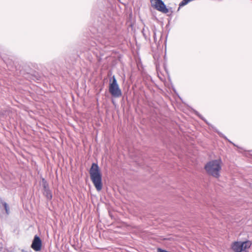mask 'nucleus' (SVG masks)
Returning a JSON list of instances; mask_svg holds the SVG:
<instances>
[{
  "label": "nucleus",
  "mask_w": 252,
  "mask_h": 252,
  "mask_svg": "<svg viewBox=\"0 0 252 252\" xmlns=\"http://www.w3.org/2000/svg\"><path fill=\"white\" fill-rule=\"evenodd\" d=\"M155 7L158 11L166 13L168 10L166 8V6L161 0H154Z\"/></svg>",
  "instance_id": "5"
},
{
  "label": "nucleus",
  "mask_w": 252,
  "mask_h": 252,
  "mask_svg": "<svg viewBox=\"0 0 252 252\" xmlns=\"http://www.w3.org/2000/svg\"><path fill=\"white\" fill-rule=\"evenodd\" d=\"M89 173L91 179L96 189L100 191L102 188V175L98 165L93 163L90 169Z\"/></svg>",
  "instance_id": "1"
},
{
  "label": "nucleus",
  "mask_w": 252,
  "mask_h": 252,
  "mask_svg": "<svg viewBox=\"0 0 252 252\" xmlns=\"http://www.w3.org/2000/svg\"><path fill=\"white\" fill-rule=\"evenodd\" d=\"M251 244L249 241L236 242L233 244L232 248L235 252H247V249L251 247Z\"/></svg>",
  "instance_id": "4"
},
{
  "label": "nucleus",
  "mask_w": 252,
  "mask_h": 252,
  "mask_svg": "<svg viewBox=\"0 0 252 252\" xmlns=\"http://www.w3.org/2000/svg\"><path fill=\"white\" fill-rule=\"evenodd\" d=\"M5 210H6V212H7V205H6V204H5Z\"/></svg>",
  "instance_id": "9"
},
{
  "label": "nucleus",
  "mask_w": 252,
  "mask_h": 252,
  "mask_svg": "<svg viewBox=\"0 0 252 252\" xmlns=\"http://www.w3.org/2000/svg\"><path fill=\"white\" fill-rule=\"evenodd\" d=\"M41 241L39 237L35 235L32 241L31 247L35 251H39L41 248Z\"/></svg>",
  "instance_id": "6"
},
{
  "label": "nucleus",
  "mask_w": 252,
  "mask_h": 252,
  "mask_svg": "<svg viewBox=\"0 0 252 252\" xmlns=\"http://www.w3.org/2000/svg\"><path fill=\"white\" fill-rule=\"evenodd\" d=\"M42 182L44 187L43 193L48 199H51L52 197L51 191L47 188V184L44 179H43Z\"/></svg>",
  "instance_id": "7"
},
{
  "label": "nucleus",
  "mask_w": 252,
  "mask_h": 252,
  "mask_svg": "<svg viewBox=\"0 0 252 252\" xmlns=\"http://www.w3.org/2000/svg\"><path fill=\"white\" fill-rule=\"evenodd\" d=\"M190 0H183L180 3L179 5L180 6H183L187 4L188 3L189 1H190Z\"/></svg>",
  "instance_id": "8"
},
{
  "label": "nucleus",
  "mask_w": 252,
  "mask_h": 252,
  "mask_svg": "<svg viewBox=\"0 0 252 252\" xmlns=\"http://www.w3.org/2000/svg\"><path fill=\"white\" fill-rule=\"evenodd\" d=\"M109 91L114 97H119L122 95V92L114 76L110 80Z\"/></svg>",
  "instance_id": "3"
},
{
  "label": "nucleus",
  "mask_w": 252,
  "mask_h": 252,
  "mask_svg": "<svg viewBox=\"0 0 252 252\" xmlns=\"http://www.w3.org/2000/svg\"><path fill=\"white\" fill-rule=\"evenodd\" d=\"M221 167L222 161L219 158L208 162L206 164L204 168L208 175L218 178L220 176Z\"/></svg>",
  "instance_id": "2"
}]
</instances>
